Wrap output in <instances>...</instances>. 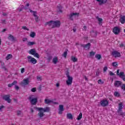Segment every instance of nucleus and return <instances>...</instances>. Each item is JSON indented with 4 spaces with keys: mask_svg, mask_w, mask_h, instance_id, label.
Masks as SVG:
<instances>
[{
    "mask_svg": "<svg viewBox=\"0 0 125 125\" xmlns=\"http://www.w3.org/2000/svg\"><path fill=\"white\" fill-rule=\"evenodd\" d=\"M64 74L67 78V80L66 81V85L68 86L72 85V83H73V77L70 76V69L66 68L64 70Z\"/></svg>",
    "mask_w": 125,
    "mask_h": 125,
    "instance_id": "obj_1",
    "label": "nucleus"
},
{
    "mask_svg": "<svg viewBox=\"0 0 125 125\" xmlns=\"http://www.w3.org/2000/svg\"><path fill=\"white\" fill-rule=\"evenodd\" d=\"M36 109L39 111V113L38 114V116H39L40 119L44 117L45 114L43 113L49 112V107H46L45 108L42 107H36Z\"/></svg>",
    "mask_w": 125,
    "mask_h": 125,
    "instance_id": "obj_2",
    "label": "nucleus"
},
{
    "mask_svg": "<svg viewBox=\"0 0 125 125\" xmlns=\"http://www.w3.org/2000/svg\"><path fill=\"white\" fill-rule=\"evenodd\" d=\"M35 96L33 95H30L28 98V100H29L31 104L32 105H36L38 103V98H34Z\"/></svg>",
    "mask_w": 125,
    "mask_h": 125,
    "instance_id": "obj_3",
    "label": "nucleus"
},
{
    "mask_svg": "<svg viewBox=\"0 0 125 125\" xmlns=\"http://www.w3.org/2000/svg\"><path fill=\"white\" fill-rule=\"evenodd\" d=\"M28 53H29V54H31V55H33L34 57H37V58H40V55L39 54V53H37V51L35 48L30 49Z\"/></svg>",
    "mask_w": 125,
    "mask_h": 125,
    "instance_id": "obj_4",
    "label": "nucleus"
},
{
    "mask_svg": "<svg viewBox=\"0 0 125 125\" xmlns=\"http://www.w3.org/2000/svg\"><path fill=\"white\" fill-rule=\"evenodd\" d=\"M116 74L117 76H119L123 81L125 82V74L124 72H120V69H117Z\"/></svg>",
    "mask_w": 125,
    "mask_h": 125,
    "instance_id": "obj_5",
    "label": "nucleus"
},
{
    "mask_svg": "<svg viewBox=\"0 0 125 125\" xmlns=\"http://www.w3.org/2000/svg\"><path fill=\"white\" fill-rule=\"evenodd\" d=\"M27 60L28 63H31L34 64H36L38 62L36 59L32 57L31 56H27Z\"/></svg>",
    "mask_w": 125,
    "mask_h": 125,
    "instance_id": "obj_6",
    "label": "nucleus"
},
{
    "mask_svg": "<svg viewBox=\"0 0 125 125\" xmlns=\"http://www.w3.org/2000/svg\"><path fill=\"white\" fill-rule=\"evenodd\" d=\"M30 11L31 13H33V15L35 17V21L37 22H39V21H40V19H39V17L38 15H37V14H38V12H37V11H33L31 9H30Z\"/></svg>",
    "mask_w": 125,
    "mask_h": 125,
    "instance_id": "obj_7",
    "label": "nucleus"
},
{
    "mask_svg": "<svg viewBox=\"0 0 125 125\" xmlns=\"http://www.w3.org/2000/svg\"><path fill=\"white\" fill-rule=\"evenodd\" d=\"M60 25H61L60 21H53V26H52V28H59V27H60Z\"/></svg>",
    "mask_w": 125,
    "mask_h": 125,
    "instance_id": "obj_8",
    "label": "nucleus"
},
{
    "mask_svg": "<svg viewBox=\"0 0 125 125\" xmlns=\"http://www.w3.org/2000/svg\"><path fill=\"white\" fill-rule=\"evenodd\" d=\"M111 55L114 56L115 58L117 57H121V53L118 52V51L114 50L111 52Z\"/></svg>",
    "mask_w": 125,
    "mask_h": 125,
    "instance_id": "obj_9",
    "label": "nucleus"
},
{
    "mask_svg": "<svg viewBox=\"0 0 125 125\" xmlns=\"http://www.w3.org/2000/svg\"><path fill=\"white\" fill-rule=\"evenodd\" d=\"M113 32L115 35H119L121 33V28L118 26H115L113 29Z\"/></svg>",
    "mask_w": 125,
    "mask_h": 125,
    "instance_id": "obj_10",
    "label": "nucleus"
},
{
    "mask_svg": "<svg viewBox=\"0 0 125 125\" xmlns=\"http://www.w3.org/2000/svg\"><path fill=\"white\" fill-rule=\"evenodd\" d=\"M10 95H5L2 97V99H3V100L7 101L8 103H10V102H11V99H10Z\"/></svg>",
    "mask_w": 125,
    "mask_h": 125,
    "instance_id": "obj_11",
    "label": "nucleus"
},
{
    "mask_svg": "<svg viewBox=\"0 0 125 125\" xmlns=\"http://www.w3.org/2000/svg\"><path fill=\"white\" fill-rule=\"evenodd\" d=\"M100 104L102 107H106L107 105H109V101L104 100L101 101Z\"/></svg>",
    "mask_w": 125,
    "mask_h": 125,
    "instance_id": "obj_12",
    "label": "nucleus"
},
{
    "mask_svg": "<svg viewBox=\"0 0 125 125\" xmlns=\"http://www.w3.org/2000/svg\"><path fill=\"white\" fill-rule=\"evenodd\" d=\"M79 15L80 13H72L69 15V19L70 20H71V21H73V20H74L73 17L77 16V17H79Z\"/></svg>",
    "mask_w": 125,
    "mask_h": 125,
    "instance_id": "obj_13",
    "label": "nucleus"
},
{
    "mask_svg": "<svg viewBox=\"0 0 125 125\" xmlns=\"http://www.w3.org/2000/svg\"><path fill=\"white\" fill-rule=\"evenodd\" d=\"M122 84H123V82L120 81H115L114 83V85L115 87H120Z\"/></svg>",
    "mask_w": 125,
    "mask_h": 125,
    "instance_id": "obj_14",
    "label": "nucleus"
},
{
    "mask_svg": "<svg viewBox=\"0 0 125 125\" xmlns=\"http://www.w3.org/2000/svg\"><path fill=\"white\" fill-rule=\"evenodd\" d=\"M8 40H9V41H11V42H15L17 41V40H16V38L12 36L11 34H9V37H8Z\"/></svg>",
    "mask_w": 125,
    "mask_h": 125,
    "instance_id": "obj_15",
    "label": "nucleus"
},
{
    "mask_svg": "<svg viewBox=\"0 0 125 125\" xmlns=\"http://www.w3.org/2000/svg\"><path fill=\"white\" fill-rule=\"evenodd\" d=\"M80 45L81 47H83L84 48H87V49H89V48H90V46H91V44H90V43H88L85 45L81 44Z\"/></svg>",
    "mask_w": 125,
    "mask_h": 125,
    "instance_id": "obj_16",
    "label": "nucleus"
},
{
    "mask_svg": "<svg viewBox=\"0 0 125 125\" xmlns=\"http://www.w3.org/2000/svg\"><path fill=\"white\" fill-rule=\"evenodd\" d=\"M90 35L92 38H96L97 36V31H94V30H92L90 31Z\"/></svg>",
    "mask_w": 125,
    "mask_h": 125,
    "instance_id": "obj_17",
    "label": "nucleus"
},
{
    "mask_svg": "<svg viewBox=\"0 0 125 125\" xmlns=\"http://www.w3.org/2000/svg\"><path fill=\"white\" fill-rule=\"evenodd\" d=\"M57 12L58 14H60V13H62V6H61L60 4L58 5L57 6Z\"/></svg>",
    "mask_w": 125,
    "mask_h": 125,
    "instance_id": "obj_18",
    "label": "nucleus"
},
{
    "mask_svg": "<svg viewBox=\"0 0 125 125\" xmlns=\"http://www.w3.org/2000/svg\"><path fill=\"white\" fill-rule=\"evenodd\" d=\"M99 3V5H102V4H105L108 1V0H96Z\"/></svg>",
    "mask_w": 125,
    "mask_h": 125,
    "instance_id": "obj_19",
    "label": "nucleus"
},
{
    "mask_svg": "<svg viewBox=\"0 0 125 125\" xmlns=\"http://www.w3.org/2000/svg\"><path fill=\"white\" fill-rule=\"evenodd\" d=\"M30 83V81H29V78H26L25 79H23V82L22 83V84L24 85H27Z\"/></svg>",
    "mask_w": 125,
    "mask_h": 125,
    "instance_id": "obj_20",
    "label": "nucleus"
},
{
    "mask_svg": "<svg viewBox=\"0 0 125 125\" xmlns=\"http://www.w3.org/2000/svg\"><path fill=\"white\" fill-rule=\"evenodd\" d=\"M47 25L49 27H52L53 26V21H48L45 23V26H47Z\"/></svg>",
    "mask_w": 125,
    "mask_h": 125,
    "instance_id": "obj_21",
    "label": "nucleus"
},
{
    "mask_svg": "<svg viewBox=\"0 0 125 125\" xmlns=\"http://www.w3.org/2000/svg\"><path fill=\"white\" fill-rule=\"evenodd\" d=\"M119 21H120V22H121V24H125V16L121 17Z\"/></svg>",
    "mask_w": 125,
    "mask_h": 125,
    "instance_id": "obj_22",
    "label": "nucleus"
},
{
    "mask_svg": "<svg viewBox=\"0 0 125 125\" xmlns=\"http://www.w3.org/2000/svg\"><path fill=\"white\" fill-rule=\"evenodd\" d=\"M122 110H123V103H121L119 104V108L117 112L120 113V112H122Z\"/></svg>",
    "mask_w": 125,
    "mask_h": 125,
    "instance_id": "obj_23",
    "label": "nucleus"
},
{
    "mask_svg": "<svg viewBox=\"0 0 125 125\" xmlns=\"http://www.w3.org/2000/svg\"><path fill=\"white\" fill-rule=\"evenodd\" d=\"M59 114H60V115H62V112H63V105H59Z\"/></svg>",
    "mask_w": 125,
    "mask_h": 125,
    "instance_id": "obj_24",
    "label": "nucleus"
},
{
    "mask_svg": "<svg viewBox=\"0 0 125 125\" xmlns=\"http://www.w3.org/2000/svg\"><path fill=\"white\" fill-rule=\"evenodd\" d=\"M73 115L71 113H67V119L69 120H73Z\"/></svg>",
    "mask_w": 125,
    "mask_h": 125,
    "instance_id": "obj_25",
    "label": "nucleus"
},
{
    "mask_svg": "<svg viewBox=\"0 0 125 125\" xmlns=\"http://www.w3.org/2000/svg\"><path fill=\"white\" fill-rule=\"evenodd\" d=\"M68 49H65V51L63 52V56L64 58H67V55L68 54Z\"/></svg>",
    "mask_w": 125,
    "mask_h": 125,
    "instance_id": "obj_26",
    "label": "nucleus"
},
{
    "mask_svg": "<svg viewBox=\"0 0 125 125\" xmlns=\"http://www.w3.org/2000/svg\"><path fill=\"white\" fill-rule=\"evenodd\" d=\"M95 58H96L98 60H100L102 58V56H101V54H96L95 55Z\"/></svg>",
    "mask_w": 125,
    "mask_h": 125,
    "instance_id": "obj_27",
    "label": "nucleus"
},
{
    "mask_svg": "<svg viewBox=\"0 0 125 125\" xmlns=\"http://www.w3.org/2000/svg\"><path fill=\"white\" fill-rule=\"evenodd\" d=\"M82 118H83V113L81 112L79 114V115L78 116L76 119L77 120V121H81V120L82 119Z\"/></svg>",
    "mask_w": 125,
    "mask_h": 125,
    "instance_id": "obj_28",
    "label": "nucleus"
},
{
    "mask_svg": "<svg viewBox=\"0 0 125 125\" xmlns=\"http://www.w3.org/2000/svg\"><path fill=\"white\" fill-rule=\"evenodd\" d=\"M36 43L35 42H29L27 43V45L28 46H32V45H34V44H36Z\"/></svg>",
    "mask_w": 125,
    "mask_h": 125,
    "instance_id": "obj_29",
    "label": "nucleus"
},
{
    "mask_svg": "<svg viewBox=\"0 0 125 125\" xmlns=\"http://www.w3.org/2000/svg\"><path fill=\"white\" fill-rule=\"evenodd\" d=\"M97 19L98 20V21H99V25H101V23H102L103 21V19L102 18H99L98 17H97Z\"/></svg>",
    "mask_w": 125,
    "mask_h": 125,
    "instance_id": "obj_30",
    "label": "nucleus"
},
{
    "mask_svg": "<svg viewBox=\"0 0 125 125\" xmlns=\"http://www.w3.org/2000/svg\"><path fill=\"white\" fill-rule=\"evenodd\" d=\"M12 57H13L12 54H8L6 57V60H9V59L12 58Z\"/></svg>",
    "mask_w": 125,
    "mask_h": 125,
    "instance_id": "obj_31",
    "label": "nucleus"
},
{
    "mask_svg": "<svg viewBox=\"0 0 125 125\" xmlns=\"http://www.w3.org/2000/svg\"><path fill=\"white\" fill-rule=\"evenodd\" d=\"M57 62H58V58L57 57H55L53 59V63L54 64H57Z\"/></svg>",
    "mask_w": 125,
    "mask_h": 125,
    "instance_id": "obj_32",
    "label": "nucleus"
},
{
    "mask_svg": "<svg viewBox=\"0 0 125 125\" xmlns=\"http://www.w3.org/2000/svg\"><path fill=\"white\" fill-rule=\"evenodd\" d=\"M71 61L74 62H78V59L74 56L71 57Z\"/></svg>",
    "mask_w": 125,
    "mask_h": 125,
    "instance_id": "obj_33",
    "label": "nucleus"
},
{
    "mask_svg": "<svg viewBox=\"0 0 125 125\" xmlns=\"http://www.w3.org/2000/svg\"><path fill=\"white\" fill-rule=\"evenodd\" d=\"M53 101L50 100L49 99H45V103L46 104H49L50 103H52Z\"/></svg>",
    "mask_w": 125,
    "mask_h": 125,
    "instance_id": "obj_34",
    "label": "nucleus"
},
{
    "mask_svg": "<svg viewBox=\"0 0 125 125\" xmlns=\"http://www.w3.org/2000/svg\"><path fill=\"white\" fill-rule=\"evenodd\" d=\"M36 36V33L35 32H31L30 34V37L31 38H35Z\"/></svg>",
    "mask_w": 125,
    "mask_h": 125,
    "instance_id": "obj_35",
    "label": "nucleus"
},
{
    "mask_svg": "<svg viewBox=\"0 0 125 125\" xmlns=\"http://www.w3.org/2000/svg\"><path fill=\"white\" fill-rule=\"evenodd\" d=\"M1 65L2 69H3L4 71H7V69H6V68L5 67V66L4 65V63L1 62Z\"/></svg>",
    "mask_w": 125,
    "mask_h": 125,
    "instance_id": "obj_36",
    "label": "nucleus"
},
{
    "mask_svg": "<svg viewBox=\"0 0 125 125\" xmlns=\"http://www.w3.org/2000/svg\"><path fill=\"white\" fill-rule=\"evenodd\" d=\"M112 66H113V67H118V62H112Z\"/></svg>",
    "mask_w": 125,
    "mask_h": 125,
    "instance_id": "obj_37",
    "label": "nucleus"
},
{
    "mask_svg": "<svg viewBox=\"0 0 125 125\" xmlns=\"http://www.w3.org/2000/svg\"><path fill=\"white\" fill-rule=\"evenodd\" d=\"M96 53L95 52H93V51H91L90 52L89 54H90V56L91 57L92 56H94V55H95V54Z\"/></svg>",
    "mask_w": 125,
    "mask_h": 125,
    "instance_id": "obj_38",
    "label": "nucleus"
},
{
    "mask_svg": "<svg viewBox=\"0 0 125 125\" xmlns=\"http://www.w3.org/2000/svg\"><path fill=\"white\" fill-rule=\"evenodd\" d=\"M114 95L117 97H120V96H121V95L118 93V92L117 91L114 92Z\"/></svg>",
    "mask_w": 125,
    "mask_h": 125,
    "instance_id": "obj_39",
    "label": "nucleus"
},
{
    "mask_svg": "<svg viewBox=\"0 0 125 125\" xmlns=\"http://www.w3.org/2000/svg\"><path fill=\"white\" fill-rule=\"evenodd\" d=\"M98 83L99 84H103V83H104V82L102 81V80L100 79L98 81Z\"/></svg>",
    "mask_w": 125,
    "mask_h": 125,
    "instance_id": "obj_40",
    "label": "nucleus"
},
{
    "mask_svg": "<svg viewBox=\"0 0 125 125\" xmlns=\"http://www.w3.org/2000/svg\"><path fill=\"white\" fill-rule=\"evenodd\" d=\"M120 87H121V89H122L124 91H125V84H122V85H121Z\"/></svg>",
    "mask_w": 125,
    "mask_h": 125,
    "instance_id": "obj_41",
    "label": "nucleus"
},
{
    "mask_svg": "<svg viewBox=\"0 0 125 125\" xmlns=\"http://www.w3.org/2000/svg\"><path fill=\"white\" fill-rule=\"evenodd\" d=\"M22 29H23V30H25L26 31H29V28H27V27L25 26H23L22 27Z\"/></svg>",
    "mask_w": 125,
    "mask_h": 125,
    "instance_id": "obj_42",
    "label": "nucleus"
},
{
    "mask_svg": "<svg viewBox=\"0 0 125 125\" xmlns=\"http://www.w3.org/2000/svg\"><path fill=\"white\" fill-rule=\"evenodd\" d=\"M31 91H32V92H36V91H37V88L36 87H34L31 89Z\"/></svg>",
    "mask_w": 125,
    "mask_h": 125,
    "instance_id": "obj_43",
    "label": "nucleus"
},
{
    "mask_svg": "<svg viewBox=\"0 0 125 125\" xmlns=\"http://www.w3.org/2000/svg\"><path fill=\"white\" fill-rule=\"evenodd\" d=\"M120 115V116H125V113L124 112H123L121 111H120L119 113H118Z\"/></svg>",
    "mask_w": 125,
    "mask_h": 125,
    "instance_id": "obj_44",
    "label": "nucleus"
},
{
    "mask_svg": "<svg viewBox=\"0 0 125 125\" xmlns=\"http://www.w3.org/2000/svg\"><path fill=\"white\" fill-rule=\"evenodd\" d=\"M11 84L12 86L13 85H16V84H17V81H14Z\"/></svg>",
    "mask_w": 125,
    "mask_h": 125,
    "instance_id": "obj_45",
    "label": "nucleus"
},
{
    "mask_svg": "<svg viewBox=\"0 0 125 125\" xmlns=\"http://www.w3.org/2000/svg\"><path fill=\"white\" fill-rule=\"evenodd\" d=\"M107 70H108V67H107V66L104 67V73H106Z\"/></svg>",
    "mask_w": 125,
    "mask_h": 125,
    "instance_id": "obj_46",
    "label": "nucleus"
},
{
    "mask_svg": "<svg viewBox=\"0 0 125 125\" xmlns=\"http://www.w3.org/2000/svg\"><path fill=\"white\" fill-rule=\"evenodd\" d=\"M15 88L16 90H19V86H18L17 85H15Z\"/></svg>",
    "mask_w": 125,
    "mask_h": 125,
    "instance_id": "obj_47",
    "label": "nucleus"
},
{
    "mask_svg": "<svg viewBox=\"0 0 125 125\" xmlns=\"http://www.w3.org/2000/svg\"><path fill=\"white\" fill-rule=\"evenodd\" d=\"M109 74L110 76H115V73H112V71H109Z\"/></svg>",
    "mask_w": 125,
    "mask_h": 125,
    "instance_id": "obj_48",
    "label": "nucleus"
},
{
    "mask_svg": "<svg viewBox=\"0 0 125 125\" xmlns=\"http://www.w3.org/2000/svg\"><path fill=\"white\" fill-rule=\"evenodd\" d=\"M20 115H21V111L18 110L17 111V115L18 116H20Z\"/></svg>",
    "mask_w": 125,
    "mask_h": 125,
    "instance_id": "obj_49",
    "label": "nucleus"
},
{
    "mask_svg": "<svg viewBox=\"0 0 125 125\" xmlns=\"http://www.w3.org/2000/svg\"><path fill=\"white\" fill-rule=\"evenodd\" d=\"M24 72H25V68H21V74H23V73H24Z\"/></svg>",
    "mask_w": 125,
    "mask_h": 125,
    "instance_id": "obj_50",
    "label": "nucleus"
},
{
    "mask_svg": "<svg viewBox=\"0 0 125 125\" xmlns=\"http://www.w3.org/2000/svg\"><path fill=\"white\" fill-rule=\"evenodd\" d=\"M4 108H5L4 105H1L0 106V111H1V110H2V109H3Z\"/></svg>",
    "mask_w": 125,
    "mask_h": 125,
    "instance_id": "obj_51",
    "label": "nucleus"
},
{
    "mask_svg": "<svg viewBox=\"0 0 125 125\" xmlns=\"http://www.w3.org/2000/svg\"><path fill=\"white\" fill-rule=\"evenodd\" d=\"M27 41H28V39L26 38H24L22 39V42H27Z\"/></svg>",
    "mask_w": 125,
    "mask_h": 125,
    "instance_id": "obj_52",
    "label": "nucleus"
},
{
    "mask_svg": "<svg viewBox=\"0 0 125 125\" xmlns=\"http://www.w3.org/2000/svg\"><path fill=\"white\" fill-rule=\"evenodd\" d=\"M73 31L74 32V33H76V32L77 31V29L76 28V27H73Z\"/></svg>",
    "mask_w": 125,
    "mask_h": 125,
    "instance_id": "obj_53",
    "label": "nucleus"
},
{
    "mask_svg": "<svg viewBox=\"0 0 125 125\" xmlns=\"http://www.w3.org/2000/svg\"><path fill=\"white\" fill-rule=\"evenodd\" d=\"M52 59V56H50L48 57V60H49V61H50V60H51Z\"/></svg>",
    "mask_w": 125,
    "mask_h": 125,
    "instance_id": "obj_54",
    "label": "nucleus"
},
{
    "mask_svg": "<svg viewBox=\"0 0 125 125\" xmlns=\"http://www.w3.org/2000/svg\"><path fill=\"white\" fill-rule=\"evenodd\" d=\"M125 46V44H124L123 43L120 44V47H124Z\"/></svg>",
    "mask_w": 125,
    "mask_h": 125,
    "instance_id": "obj_55",
    "label": "nucleus"
},
{
    "mask_svg": "<svg viewBox=\"0 0 125 125\" xmlns=\"http://www.w3.org/2000/svg\"><path fill=\"white\" fill-rule=\"evenodd\" d=\"M38 90H39V91H42V85H40V86H39V87L38 88Z\"/></svg>",
    "mask_w": 125,
    "mask_h": 125,
    "instance_id": "obj_56",
    "label": "nucleus"
},
{
    "mask_svg": "<svg viewBox=\"0 0 125 125\" xmlns=\"http://www.w3.org/2000/svg\"><path fill=\"white\" fill-rule=\"evenodd\" d=\"M37 80L38 81H42V77H40L39 76H37Z\"/></svg>",
    "mask_w": 125,
    "mask_h": 125,
    "instance_id": "obj_57",
    "label": "nucleus"
},
{
    "mask_svg": "<svg viewBox=\"0 0 125 125\" xmlns=\"http://www.w3.org/2000/svg\"><path fill=\"white\" fill-rule=\"evenodd\" d=\"M17 10H19L20 12H21V11L23 10V8H21L20 9L18 8Z\"/></svg>",
    "mask_w": 125,
    "mask_h": 125,
    "instance_id": "obj_58",
    "label": "nucleus"
},
{
    "mask_svg": "<svg viewBox=\"0 0 125 125\" xmlns=\"http://www.w3.org/2000/svg\"><path fill=\"white\" fill-rule=\"evenodd\" d=\"M8 87H12V84L9 83L8 84Z\"/></svg>",
    "mask_w": 125,
    "mask_h": 125,
    "instance_id": "obj_59",
    "label": "nucleus"
},
{
    "mask_svg": "<svg viewBox=\"0 0 125 125\" xmlns=\"http://www.w3.org/2000/svg\"><path fill=\"white\" fill-rule=\"evenodd\" d=\"M56 85L57 87H59V86H60V84L59 83H57L56 84Z\"/></svg>",
    "mask_w": 125,
    "mask_h": 125,
    "instance_id": "obj_60",
    "label": "nucleus"
},
{
    "mask_svg": "<svg viewBox=\"0 0 125 125\" xmlns=\"http://www.w3.org/2000/svg\"><path fill=\"white\" fill-rule=\"evenodd\" d=\"M99 74H100L99 71H97L96 74V75L97 76H99Z\"/></svg>",
    "mask_w": 125,
    "mask_h": 125,
    "instance_id": "obj_61",
    "label": "nucleus"
},
{
    "mask_svg": "<svg viewBox=\"0 0 125 125\" xmlns=\"http://www.w3.org/2000/svg\"><path fill=\"white\" fill-rule=\"evenodd\" d=\"M86 25H84L83 26V30H84V31H86Z\"/></svg>",
    "mask_w": 125,
    "mask_h": 125,
    "instance_id": "obj_62",
    "label": "nucleus"
},
{
    "mask_svg": "<svg viewBox=\"0 0 125 125\" xmlns=\"http://www.w3.org/2000/svg\"><path fill=\"white\" fill-rule=\"evenodd\" d=\"M2 15L3 16H6V15H7V13H2Z\"/></svg>",
    "mask_w": 125,
    "mask_h": 125,
    "instance_id": "obj_63",
    "label": "nucleus"
},
{
    "mask_svg": "<svg viewBox=\"0 0 125 125\" xmlns=\"http://www.w3.org/2000/svg\"><path fill=\"white\" fill-rule=\"evenodd\" d=\"M30 113H34V109L33 108L30 109Z\"/></svg>",
    "mask_w": 125,
    "mask_h": 125,
    "instance_id": "obj_64",
    "label": "nucleus"
}]
</instances>
